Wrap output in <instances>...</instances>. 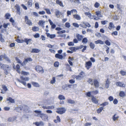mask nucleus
I'll use <instances>...</instances> for the list:
<instances>
[{"label": "nucleus", "mask_w": 126, "mask_h": 126, "mask_svg": "<svg viewBox=\"0 0 126 126\" xmlns=\"http://www.w3.org/2000/svg\"><path fill=\"white\" fill-rule=\"evenodd\" d=\"M42 108L44 109H48L46 110V111L47 113L49 114H51L52 113V111L49 109H52L54 108L55 106L53 105L50 106H47L43 104L42 105Z\"/></svg>", "instance_id": "obj_1"}, {"label": "nucleus", "mask_w": 126, "mask_h": 126, "mask_svg": "<svg viewBox=\"0 0 126 126\" xmlns=\"http://www.w3.org/2000/svg\"><path fill=\"white\" fill-rule=\"evenodd\" d=\"M20 78L21 80L17 79L18 81L22 84L25 86H26V81H29V78L28 77L24 78L23 76H21V77Z\"/></svg>", "instance_id": "obj_2"}, {"label": "nucleus", "mask_w": 126, "mask_h": 126, "mask_svg": "<svg viewBox=\"0 0 126 126\" xmlns=\"http://www.w3.org/2000/svg\"><path fill=\"white\" fill-rule=\"evenodd\" d=\"M66 110V109L64 107L60 108L57 109L56 112L59 114H62L65 113Z\"/></svg>", "instance_id": "obj_3"}, {"label": "nucleus", "mask_w": 126, "mask_h": 126, "mask_svg": "<svg viewBox=\"0 0 126 126\" xmlns=\"http://www.w3.org/2000/svg\"><path fill=\"white\" fill-rule=\"evenodd\" d=\"M85 76V73L83 71L80 72L78 76H75V78L77 80H81Z\"/></svg>", "instance_id": "obj_4"}, {"label": "nucleus", "mask_w": 126, "mask_h": 126, "mask_svg": "<svg viewBox=\"0 0 126 126\" xmlns=\"http://www.w3.org/2000/svg\"><path fill=\"white\" fill-rule=\"evenodd\" d=\"M35 69L37 72L41 73L42 74L44 73V71L43 68L40 66H37L35 68Z\"/></svg>", "instance_id": "obj_5"}, {"label": "nucleus", "mask_w": 126, "mask_h": 126, "mask_svg": "<svg viewBox=\"0 0 126 126\" xmlns=\"http://www.w3.org/2000/svg\"><path fill=\"white\" fill-rule=\"evenodd\" d=\"M9 66L8 65L2 64L0 62V68L4 70H6L7 68H8Z\"/></svg>", "instance_id": "obj_6"}, {"label": "nucleus", "mask_w": 126, "mask_h": 126, "mask_svg": "<svg viewBox=\"0 0 126 126\" xmlns=\"http://www.w3.org/2000/svg\"><path fill=\"white\" fill-rule=\"evenodd\" d=\"M32 61V60L30 58H28L25 59L24 61L21 64V65L22 66L26 65L27 62L29 61L31 62Z\"/></svg>", "instance_id": "obj_7"}, {"label": "nucleus", "mask_w": 126, "mask_h": 126, "mask_svg": "<svg viewBox=\"0 0 126 126\" xmlns=\"http://www.w3.org/2000/svg\"><path fill=\"white\" fill-rule=\"evenodd\" d=\"M40 117L44 121H47L48 120V116L47 115L44 113H42Z\"/></svg>", "instance_id": "obj_8"}, {"label": "nucleus", "mask_w": 126, "mask_h": 126, "mask_svg": "<svg viewBox=\"0 0 126 126\" xmlns=\"http://www.w3.org/2000/svg\"><path fill=\"white\" fill-rule=\"evenodd\" d=\"M92 63L90 61H89L86 62L85 66L87 69H89L92 67Z\"/></svg>", "instance_id": "obj_9"}, {"label": "nucleus", "mask_w": 126, "mask_h": 126, "mask_svg": "<svg viewBox=\"0 0 126 126\" xmlns=\"http://www.w3.org/2000/svg\"><path fill=\"white\" fill-rule=\"evenodd\" d=\"M55 11V14L57 18H59L60 16L62 15V13L58 10L56 9Z\"/></svg>", "instance_id": "obj_10"}, {"label": "nucleus", "mask_w": 126, "mask_h": 126, "mask_svg": "<svg viewBox=\"0 0 126 126\" xmlns=\"http://www.w3.org/2000/svg\"><path fill=\"white\" fill-rule=\"evenodd\" d=\"M25 21L26 23L29 25H30L32 24V22L28 19L27 16H25Z\"/></svg>", "instance_id": "obj_11"}, {"label": "nucleus", "mask_w": 126, "mask_h": 126, "mask_svg": "<svg viewBox=\"0 0 126 126\" xmlns=\"http://www.w3.org/2000/svg\"><path fill=\"white\" fill-rule=\"evenodd\" d=\"M34 112L36 113L35 114V116L37 117H40L42 113V111L41 110H36L34 111Z\"/></svg>", "instance_id": "obj_12"}, {"label": "nucleus", "mask_w": 126, "mask_h": 126, "mask_svg": "<svg viewBox=\"0 0 126 126\" xmlns=\"http://www.w3.org/2000/svg\"><path fill=\"white\" fill-rule=\"evenodd\" d=\"M17 118V117L16 116H14L12 117H10L8 119V121L10 122H13L14 121H15Z\"/></svg>", "instance_id": "obj_13"}, {"label": "nucleus", "mask_w": 126, "mask_h": 126, "mask_svg": "<svg viewBox=\"0 0 126 126\" xmlns=\"http://www.w3.org/2000/svg\"><path fill=\"white\" fill-rule=\"evenodd\" d=\"M46 34L47 37L49 38L50 39H53L55 38L56 36L55 34H51L48 33L46 32Z\"/></svg>", "instance_id": "obj_14"}, {"label": "nucleus", "mask_w": 126, "mask_h": 126, "mask_svg": "<svg viewBox=\"0 0 126 126\" xmlns=\"http://www.w3.org/2000/svg\"><path fill=\"white\" fill-rule=\"evenodd\" d=\"M76 37L78 40L79 41H81L83 37V36L82 35H80L79 34H77L76 35Z\"/></svg>", "instance_id": "obj_15"}, {"label": "nucleus", "mask_w": 126, "mask_h": 126, "mask_svg": "<svg viewBox=\"0 0 126 126\" xmlns=\"http://www.w3.org/2000/svg\"><path fill=\"white\" fill-rule=\"evenodd\" d=\"M116 85L118 86L121 87H125V85L124 83L120 82H117Z\"/></svg>", "instance_id": "obj_16"}, {"label": "nucleus", "mask_w": 126, "mask_h": 126, "mask_svg": "<svg viewBox=\"0 0 126 126\" xmlns=\"http://www.w3.org/2000/svg\"><path fill=\"white\" fill-rule=\"evenodd\" d=\"M73 18L78 20H80L81 19V17L80 16L76 14L75 15H74L73 16Z\"/></svg>", "instance_id": "obj_17"}, {"label": "nucleus", "mask_w": 126, "mask_h": 126, "mask_svg": "<svg viewBox=\"0 0 126 126\" xmlns=\"http://www.w3.org/2000/svg\"><path fill=\"white\" fill-rule=\"evenodd\" d=\"M33 124H35L37 126H43L44 124V123L42 121L34 123Z\"/></svg>", "instance_id": "obj_18"}, {"label": "nucleus", "mask_w": 126, "mask_h": 126, "mask_svg": "<svg viewBox=\"0 0 126 126\" xmlns=\"http://www.w3.org/2000/svg\"><path fill=\"white\" fill-rule=\"evenodd\" d=\"M93 84L96 87H98L99 86V83L98 81L96 79L94 80Z\"/></svg>", "instance_id": "obj_19"}, {"label": "nucleus", "mask_w": 126, "mask_h": 126, "mask_svg": "<svg viewBox=\"0 0 126 126\" xmlns=\"http://www.w3.org/2000/svg\"><path fill=\"white\" fill-rule=\"evenodd\" d=\"M115 28V26L113 23L112 22H110L109 24V27H108L109 29L111 30L112 28Z\"/></svg>", "instance_id": "obj_20"}, {"label": "nucleus", "mask_w": 126, "mask_h": 126, "mask_svg": "<svg viewBox=\"0 0 126 126\" xmlns=\"http://www.w3.org/2000/svg\"><path fill=\"white\" fill-rule=\"evenodd\" d=\"M56 3L58 4H59L60 6L63 7L64 6L62 2L59 0H57L56 1Z\"/></svg>", "instance_id": "obj_21"}, {"label": "nucleus", "mask_w": 126, "mask_h": 126, "mask_svg": "<svg viewBox=\"0 0 126 126\" xmlns=\"http://www.w3.org/2000/svg\"><path fill=\"white\" fill-rule=\"evenodd\" d=\"M55 57L57 58L60 59H62L63 58V55H60L58 53H57L55 54Z\"/></svg>", "instance_id": "obj_22"}, {"label": "nucleus", "mask_w": 126, "mask_h": 126, "mask_svg": "<svg viewBox=\"0 0 126 126\" xmlns=\"http://www.w3.org/2000/svg\"><path fill=\"white\" fill-rule=\"evenodd\" d=\"M95 44H104V42L102 41L101 40H98L97 41H94Z\"/></svg>", "instance_id": "obj_23"}, {"label": "nucleus", "mask_w": 126, "mask_h": 126, "mask_svg": "<svg viewBox=\"0 0 126 126\" xmlns=\"http://www.w3.org/2000/svg\"><path fill=\"white\" fill-rule=\"evenodd\" d=\"M92 102L94 103L97 104L98 103L97 100L94 96H92Z\"/></svg>", "instance_id": "obj_24"}, {"label": "nucleus", "mask_w": 126, "mask_h": 126, "mask_svg": "<svg viewBox=\"0 0 126 126\" xmlns=\"http://www.w3.org/2000/svg\"><path fill=\"white\" fill-rule=\"evenodd\" d=\"M96 15L98 17H102L103 16L101 14V12L100 11H97L95 12Z\"/></svg>", "instance_id": "obj_25"}, {"label": "nucleus", "mask_w": 126, "mask_h": 126, "mask_svg": "<svg viewBox=\"0 0 126 126\" xmlns=\"http://www.w3.org/2000/svg\"><path fill=\"white\" fill-rule=\"evenodd\" d=\"M119 118V116H117L116 114H115L113 116L112 119L113 121H115L116 120H117Z\"/></svg>", "instance_id": "obj_26"}, {"label": "nucleus", "mask_w": 126, "mask_h": 126, "mask_svg": "<svg viewBox=\"0 0 126 126\" xmlns=\"http://www.w3.org/2000/svg\"><path fill=\"white\" fill-rule=\"evenodd\" d=\"M40 50L37 48H33L31 51L32 53H38L40 52Z\"/></svg>", "instance_id": "obj_27"}, {"label": "nucleus", "mask_w": 126, "mask_h": 126, "mask_svg": "<svg viewBox=\"0 0 126 126\" xmlns=\"http://www.w3.org/2000/svg\"><path fill=\"white\" fill-rule=\"evenodd\" d=\"M32 0H29L27 3V5L28 7H30L32 6Z\"/></svg>", "instance_id": "obj_28"}, {"label": "nucleus", "mask_w": 126, "mask_h": 126, "mask_svg": "<svg viewBox=\"0 0 126 126\" xmlns=\"http://www.w3.org/2000/svg\"><path fill=\"white\" fill-rule=\"evenodd\" d=\"M69 85L65 84L62 86V88L64 90H66L68 89V87H69Z\"/></svg>", "instance_id": "obj_29"}, {"label": "nucleus", "mask_w": 126, "mask_h": 126, "mask_svg": "<svg viewBox=\"0 0 126 126\" xmlns=\"http://www.w3.org/2000/svg\"><path fill=\"white\" fill-rule=\"evenodd\" d=\"M7 101H9V102L12 103H15V100L12 99V98L9 97L7 99Z\"/></svg>", "instance_id": "obj_30"}, {"label": "nucleus", "mask_w": 126, "mask_h": 126, "mask_svg": "<svg viewBox=\"0 0 126 126\" xmlns=\"http://www.w3.org/2000/svg\"><path fill=\"white\" fill-rule=\"evenodd\" d=\"M22 107L21 106H19L16 107V109L17 112H20L22 109Z\"/></svg>", "instance_id": "obj_31"}, {"label": "nucleus", "mask_w": 126, "mask_h": 126, "mask_svg": "<svg viewBox=\"0 0 126 126\" xmlns=\"http://www.w3.org/2000/svg\"><path fill=\"white\" fill-rule=\"evenodd\" d=\"M16 71L19 73H20V67L19 65L17 64L16 66Z\"/></svg>", "instance_id": "obj_32"}, {"label": "nucleus", "mask_w": 126, "mask_h": 126, "mask_svg": "<svg viewBox=\"0 0 126 126\" xmlns=\"http://www.w3.org/2000/svg\"><path fill=\"white\" fill-rule=\"evenodd\" d=\"M32 41V40L30 39H28L27 38L25 39L24 40V42L26 43L27 45H28L29 43Z\"/></svg>", "instance_id": "obj_33"}, {"label": "nucleus", "mask_w": 126, "mask_h": 126, "mask_svg": "<svg viewBox=\"0 0 126 126\" xmlns=\"http://www.w3.org/2000/svg\"><path fill=\"white\" fill-rule=\"evenodd\" d=\"M110 84V82L108 79L106 81L105 84V86L106 88H108L109 87V85Z\"/></svg>", "instance_id": "obj_34"}, {"label": "nucleus", "mask_w": 126, "mask_h": 126, "mask_svg": "<svg viewBox=\"0 0 126 126\" xmlns=\"http://www.w3.org/2000/svg\"><path fill=\"white\" fill-rule=\"evenodd\" d=\"M119 96L121 97H124L125 96L124 92L123 91H120L119 94Z\"/></svg>", "instance_id": "obj_35"}, {"label": "nucleus", "mask_w": 126, "mask_h": 126, "mask_svg": "<svg viewBox=\"0 0 126 126\" xmlns=\"http://www.w3.org/2000/svg\"><path fill=\"white\" fill-rule=\"evenodd\" d=\"M104 108L103 107H101L99 108L97 110V112L98 113H99L104 109Z\"/></svg>", "instance_id": "obj_36"}, {"label": "nucleus", "mask_w": 126, "mask_h": 126, "mask_svg": "<svg viewBox=\"0 0 126 126\" xmlns=\"http://www.w3.org/2000/svg\"><path fill=\"white\" fill-rule=\"evenodd\" d=\"M88 42V39L87 38L85 37L84 38L82 41V42L84 44H86Z\"/></svg>", "instance_id": "obj_37"}, {"label": "nucleus", "mask_w": 126, "mask_h": 126, "mask_svg": "<svg viewBox=\"0 0 126 126\" xmlns=\"http://www.w3.org/2000/svg\"><path fill=\"white\" fill-rule=\"evenodd\" d=\"M59 99L60 100H64L65 99L64 96L62 95H60L58 96Z\"/></svg>", "instance_id": "obj_38"}, {"label": "nucleus", "mask_w": 126, "mask_h": 126, "mask_svg": "<svg viewBox=\"0 0 126 126\" xmlns=\"http://www.w3.org/2000/svg\"><path fill=\"white\" fill-rule=\"evenodd\" d=\"M32 85L36 87H39V85L37 83L34 82H32Z\"/></svg>", "instance_id": "obj_39"}, {"label": "nucleus", "mask_w": 126, "mask_h": 126, "mask_svg": "<svg viewBox=\"0 0 126 126\" xmlns=\"http://www.w3.org/2000/svg\"><path fill=\"white\" fill-rule=\"evenodd\" d=\"M87 81L91 85H93V82H94V81H93L92 79H88Z\"/></svg>", "instance_id": "obj_40"}, {"label": "nucleus", "mask_w": 126, "mask_h": 126, "mask_svg": "<svg viewBox=\"0 0 126 126\" xmlns=\"http://www.w3.org/2000/svg\"><path fill=\"white\" fill-rule=\"evenodd\" d=\"M39 30V28L36 26H34L32 28V30L34 32L38 31Z\"/></svg>", "instance_id": "obj_41"}, {"label": "nucleus", "mask_w": 126, "mask_h": 126, "mask_svg": "<svg viewBox=\"0 0 126 126\" xmlns=\"http://www.w3.org/2000/svg\"><path fill=\"white\" fill-rule=\"evenodd\" d=\"M85 14L86 16H88L89 17L91 18L92 15L89 12H85Z\"/></svg>", "instance_id": "obj_42"}, {"label": "nucleus", "mask_w": 126, "mask_h": 126, "mask_svg": "<svg viewBox=\"0 0 126 126\" xmlns=\"http://www.w3.org/2000/svg\"><path fill=\"white\" fill-rule=\"evenodd\" d=\"M109 104V103L108 102H105L102 104L100 105V106H102L103 107H104L106 106L107 105Z\"/></svg>", "instance_id": "obj_43"}, {"label": "nucleus", "mask_w": 126, "mask_h": 126, "mask_svg": "<svg viewBox=\"0 0 126 126\" xmlns=\"http://www.w3.org/2000/svg\"><path fill=\"white\" fill-rule=\"evenodd\" d=\"M45 22V21L43 20H40L39 21L38 23V24L40 26H41L42 25L44 24Z\"/></svg>", "instance_id": "obj_44"}, {"label": "nucleus", "mask_w": 126, "mask_h": 126, "mask_svg": "<svg viewBox=\"0 0 126 126\" xmlns=\"http://www.w3.org/2000/svg\"><path fill=\"white\" fill-rule=\"evenodd\" d=\"M44 10L46 11V13L47 14L49 15L51 14V13L49 9L47 8H45Z\"/></svg>", "instance_id": "obj_45"}, {"label": "nucleus", "mask_w": 126, "mask_h": 126, "mask_svg": "<svg viewBox=\"0 0 126 126\" xmlns=\"http://www.w3.org/2000/svg\"><path fill=\"white\" fill-rule=\"evenodd\" d=\"M100 6V4L98 2H96L94 4V6L96 8H98Z\"/></svg>", "instance_id": "obj_46"}, {"label": "nucleus", "mask_w": 126, "mask_h": 126, "mask_svg": "<svg viewBox=\"0 0 126 126\" xmlns=\"http://www.w3.org/2000/svg\"><path fill=\"white\" fill-rule=\"evenodd\" d=\"M21 74H22L25 76L29 74V72H26L24 71H22Z\"/></svg>", "instance_id": "obj_47"}, {"label": "nucleus", "mask_w": 126, "mask_h": 126, "mask_svg": "<svg viewBox=\"0 0 126 126\" xmlns=\"http://www.w3.org/2000/svg\"><path fill=\"white\" fill-rule=\"evenodd\" d=\"M90 47L92 49H93L95 47L94 44L92 42H91L90 44Z\"/></svg>", "instance_id": "obj_48"}, {"label": "nucleus", "mask_w": 126, "mask_h": 126, "mask_svg": "<svg viewBox=\"0 0 126 126\" xmlns=\"http://www.w3.org/2000/svg\"><path fill=\"white\" fill-rule=\"evenodd\" d=\"M83 24L85 25L86 27H91V25L88 22H84Z\"/></svg>", "instance_id": "obj_49"}, {"label": "nucleus", "mask_w": 126, "mask_h": 126, "mask_svg": "<svg viewBox=\"0 0 126 126\" xmlns=\"http://www.w3.org/2000/svg\"><path fill=\"white\" fill-rule=\"evenodd\" d=\"M69 49L71 50L72 51L74 52L76 51L77 49V47H71L69 48Z\"/></svg>", "instance_id": "obj_50"}, {"label": "nucleus", "mask_w": 126, "mask_h": 126, "mask_svg": "<svg viewBox=\"0 0 126 126\" xmlns=\"http://www.w3.org/2000/svg\"><path fill=\"white\" fill-rule=\"evenodd\" d=\"M10 16V14L9 13H7L6 14L5 16L6 19H9V18Z\"/></svg>", "instance_id": "obj_51"}, {"label": "nucleus", "mask_w": 126, "mask_h": 126, "mask_svg": "<svg viewBox=\"0 0 126 126\" xmlns=\"http://www.w3.org/2000/svg\"><path fill=\"white\" fill-rule=\"evenodd\" d=\"M68 103H69L73 104L74 103V101L71 99H68L67 100Z\"/></svg>", "instance_id": "obj_52"}, {"label": "nucleus", "mask_w": 126, "mask_h": 126, "mask_svg": "<svg viewBox=\"0 0 126 126\" xmlns=\"http://www.w3.org/2000/svg\"><path fill=\"white\" fill-rule=\"evenodd\" d=\"M59 63L58 62H55L54 64V66L56 67H58L59 66Z\"/></svg>", "instance_id": "obj_53"}, {"label": "nucleus", "mask_w": 126, "mask_h": 126, "mask_svg": "<svg viewBox=\"0 0 126 126\" xmlns=\"http://www.w3.org/2000/svg\"><path fill=\"white\" fill-rule=\"evenodd\" d=\"M16 41L17 42L19 43H22L24 42V40L19 39L17 38L16 39Z\"/></svg>", "instance_id": "obj_54"}, {"label": "nucleus", "mask_w": 126, "mask_h": 126, "mask_svg": "<svg viewBox=\"0 0 126 126\" xmlns=\"http://www.w3.org/2000/svg\"><path fill=\"white\" fill-rule=\"evenodd\" d=\"M55 82V78L54 77L52 78V79L50 81L51 84H53Z\"/></svg>", "instance_id": "obj_55"}, {"label": "nucleus", "mask_w": 126, "mask_h": 126, "mask_svg": "<svg viewBox=\"0 0 126 126\" xmlns=\"http://www.w3.org/2000/svg\"><path fill=\"white\" fill-rule=\"evenodd\" d=\"M120 73L122 76H124L126 75V72L123 70H121V71Z\"/></svg>", "instance_id": "obj_56"}, {"label": "nucleus", "mask_w": 126, "mask_h": 126, "mask_svg": "<svg viewBox=\"0 0 126 126\" xmlns=\"http://www.w3.org/2000/svg\"><path fill=\"white\" fill-rule=\"evenodd\" d=\"M4 59L6 61H7L8 62H10V60L5 55H4Z\"/></svg>", "instance_id": "obj_57"}, {"label": "nucleus", "mask_w": 126, "mask_h": 126, "mask_svg": "<svg viewBox=\"0 0 126 126\" xmlns=\"http://www.w3.org/2000/svg\"><path fill=\"white\" fill-rule=\"evenodd\" d=\"M105 42L106 44L108 46H109L110 45V43L108 40H106Z\"/></svg>", "instance_id": "obj_58"}, {"label": "nucleus", "mask_w": 126, "mask_h": 126, "mask_svg": "<svg viewBox=\"0 0 126 126\" xmlns=\"http://www.w3.org/2000/svg\"><path fill=\"white\" fill-rule=\"evenodd\" d=\"M35 7L37 9H38L39 8V5L38 3L37 2L35 3Z\"/></svg>", "instance_id": "obj_59"}, {"label": "nucleus", "mask_w": 126, "mask_h": 126, "mask_svg": "<svg viewBox=\"0 0 126 126\" xmlns=\"http://www.w3.org/2000/svg\"><path fill=\"white\" fill-rule=\"evenodd\" d=\"M9 25V23H7L6 24L5 23H4L3 24V26L4 28H6Z\"/></svg>", "instance_id": "obj_60"}, {"label": "nucleus", "mask_w": 126, "mask_h": 126, "mask_svg": "<svg viewBox=\"0 0 126 126\" xmlns=\"http://www.w3.org/2000/svg\"><path fill=\"white\" fill-rule=\"evenodd\" d=\"M68 44L69 46H74V42H68Z\"/></svg>", "instance_id": "obj_61"}, {"label": "nucleus", "mask_w": 126, "mask_h": 126, "mask_svg": "<svg viewBox=\"0 0 126 126\" xmlns=\"http://www.w3.org/2000/svg\"><path fill=\"white\" fill-rule=\"evenodd\" d=\"M108 22V21L107 20L102 21H101V23L103 25H104Z\"/></svg>", "instance_id": "obj_62"}, {"label": "nucleus", "mask_w": 126, "mask_h": 126, "mask_svg": "<svg viewBox=\"0 0 126 126\" xmlns=\"http://www.w3.org/2000/svg\"><path fill=\"white\" fill-rule=\"evenodd\" d=\"M111 35H114L115 36H117L118 35V32L117 31H114L111 33Z\"/></svg>", "instance_id": "obj_63"}, {"label": "nucleus", "mask_w": 126, "mask_h": 126, "mask_svg": "<svg viewBox=\"0 0 126 126\" xmlns=\"http://www.w3.org/2000/svg\"><path fill=\"white\" fill-rule=\"evenodd\" d=\"M15 59L17 63H21V64L22 63H21V62L20 60L19 59H18L17 57H16L15 58Z\"/></svg>", "instance_id": "obj_64"}]
</instances>
